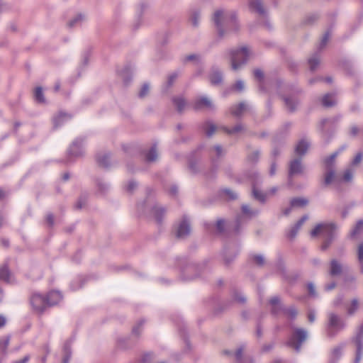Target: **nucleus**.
Here are the masks:
<instances>
[{
  "mask_svg": "<svg viewBox=\"0 0 363 363\" xmlns=\"http://www.w3.org/2000/svg\"><path fill=\"white\" fill-rule=\"evenodd\" d=\"M30 304L33 308L40 313H43L48 307L45 296L39 293H34L30 298Z\"/></svg>",
  "mask_w": 363,
  "mask_h": 363,
  "instance_id": "obj_11",
  "label": "nucleus"
},
{
  "mask_svg": "<svg viewBox=\"0 0 363 363\" xmlns=\"http://www.w3.org/2000/svg\"><path fill=\"white\" fill-rule=\"evenodd\" d=\"M220 194L225 196L229 200H235L238 198L237 194L230 189H222Z\"/></svg>",
  "mask_w": 363,
  "mask_h": 363,
  "instance_id": "obj_46",
  "label": "nucleus"
},
{
  "mask_svg": "<svg viewBox=\"0 0 363 363\" xmlns=\"http://www.w3.org/2000/svg\"><path fill=\"white\" fill-rule=\"evenodd\" d=\"M345 145H342L337 151L334 152L329 157L324 160L325 166V172L323 177V185L328 186L334 182L335 184L338 182V179L335 173V162L337 155L346 149Z\"/></svg>",
  "mask_w": 363,
  "mask_h": 363,
  "instance_id": "obj_3",
  "label": "nucleus"
},
{
  "mask_svg": "<svg viewBox=\"0 0 363 363\" xmlns=\"http://www.w3.org/2000/svg\"><path fill=\"white\" fill-rule=\"evenodd\" d=\"M357 259L359 263L363 262V242L360 243L357 250Z\"/></svg>",
  "mask_w": 363,
  "mask_h": 363,
  "instance_id": "obj_64",
  "label": "nucleus"
},
{
  "mask_svg": "<svg viewBox=\"0 0 363 363\" xmlns=\"http://www.w3.org/2000/svg\"><path fill=\"white\" fill-rule=\"evenodd\" d=\"M35 99L38 103H44L45 97L41 87H37L34 94Z\"/></svg>",
  "mask_w": 363,
  "mask_h": 363,
  "instance_id": "obj_51",
  "label": "nucleus"
},
{
  "mask_svg": "<svg viewBox=\"0 0 363 363\" xmlns=\"http://www.w3.org/2000/svg\"><path fill=\"white\" fill-rule=\"evenodd\" d=\"M179 74L180 72L179 71H175L169 75L167 81L166 82V90H167L169 87H171L173 85L174 82L179 77Z\"/></svg>",
  "mask_w": 363,
  "mask_h": 363,
  "instance_id": "obj_45",
  "label": "nucleus"
},
{
  "mask_svg": "<svg viewBox=\"0 0 363 363\" xmlns=\"http://www.w3.org/2000/svg\"><path fill=\"white\" fill-rule=\"evenodd\" d=\"M259 156H260V151L258 150H255L247 155V160L252 163L257 162L259 160Z\"/></svg>",
  "mask_w": 363,
  "mask_h": 363,
  "instance_id": "obj_52",
  "label": "nucleus"
},
{
  "mask_svg": "<svg viewBox=\"0 0 363 363\" xmlns=\"http://www.w3.org/2000/svg\"><path fill=\"white\" fill-rule=\"evenodd\" d=\"M330 31L329 30L326 31L325 33V34L323 35V36L320 40V43L319 44L318 51L321 50L326 45V44L328 43V40L330 38Z\"/></svg>",
  "mask_w": 363,
  "mask_h": 363,
  "instance_id": "obj_55",
  "label": "nucleus"
},
{
  "mask_svg": "<svg viewBox=\"0 0 363 363\" xmlns=\"http://www.w3.org/2000/svg\"><path fill=\"white\" fill-rule=\"evenodd\" d=\"M322 105L324 107L329 108L335 105L336 102L334 99V94L328 93L325 94L321 100Z\"/></svg>",
  "mask_w": 363,
  "mask_h": 363,
  "instance_id": "obj_31",
  "label": "nucleus"
},
{
  "mask_svg": "<svg viewBox=\"0 0 363 363\" xmlns=\"http://www.w3.org/2000/svg\"><path fill=\"white\" fill-rule=\"evenodd\" d=\"M308 203V200L305 198L301 197H296L291 200L290 206L291 207H303Z\"/></svg>",
  "mask_w": 363,
  "mask_h": 363,
  "instance_id": "obj_37",
  "label": "nucleus"
},
{
  "mask_svg": "<svg viewBox=\"0 0 363 363\" xmlns=\"http://www.w3.org/2000/svg\"><path fill=\"white\" fill-rule=\"evenodd\" d=\"M337 225L335 223H319L311 232V235L315 237L322 233L325 238L334 240Z\"/></svg>",
  "mask_w": 363,
  "mask_h": 363,
  "instance_id": "obj_9",
  "label": "nucleus"
},
{
  "mask_svg": "<svg viewBox=\"0 0 363 363\" xmlns=\"http://www.w3.org/2000/svg\"><path fill=\"white\" fill-rule=\"evenodd\" d=\"M48 307L57 304L62 298V294L58 291H50L45 296Z\"/></svg>",
  "mask_w": 363,
  "mask_h": 363,
  "instance_id": "obj_22",
  "label": "nucleus"
},
{
  "mask_svg": "<svg viewBox=\"0 0 363 363\" xmlns=\"http://www.w3.org/2000/svg\"><path fill=\"white\" fill-rule=\"evenodd\" d=\"M69 118L70 117L68 114L65 113H60L53 119L54 127L57 128L60 126L65 121H67Z\"/></svg>",
  "mask_w": 363,
  "mask_h": 363,
  "instance_id": "obj_40",
  "label": "nucleus"
},
{
  "mask_svg": "<svg viewBox=\"0 0 363 363\" xmlns=\"http://www.w3.org/2000/svg\"><path fill=\"white\" fill-rule=\"evenodd\" d=\"M211 157V167L208 171L205 172L204 174L207 179H213L216 176V174L218 169V159L223 157L225 154L223 147L216 145L213 146L209 152Z\"/></svg>",
  "mask_w": 363,
  "mask_h": 363,
  "instance_id": "obj_6",
  "label": "nucleus"
},
{
  "mask_svg": "<svg viewBox=\"0 0 363 363\" xmlns=\"http://www.w3.org/2000/svg\"><path fill=\"white\" fill-rule=\"evenodd\" d=\"M191 232L190 222L189 218L184 216L176 229V237L183 239L187 237Z\"/></svg>",
  "mask_w": 363,
  "mask_h": 363,
  "instance_id": "obj_13",
  "label": "nucleus"
},
{
  "mask_svg": "<svg viewBox=\"0 0 363 363\" xmlns=\"http://www.w3.org/2000/svg\"><path fill=\"white\" fill-rule=\"evenodd\" d=\"M249 7L263 18L262 23H263L266 28L270 30L272 26L267 18V11L264 6L262 0H250Z\"/></svg>",
  "mask_w": 363,
  "mask_h": 363,
  "instance_id": "obj_10",
  "label": "nucleus"
},
{
  "mask_svg": "<svg viewBox=\"0 0 363 363\" xmlns=\"http://www.w3.org/2000/svg\"><path fill=\"white\" fill-rule=\"evenodd\" d=\"M154 359H155L154 354L151 353V352H149V353L145 354L143 356L141 362H142V363H149V362H150Z\"/></svg>",
  "mask_w": 363,
  "mask_h": 363,
  "instance_id": "obj_63",
  "label": "nucleus"
},
{
  "mask_svg": "<svg viewBox=\"0 0 363 363\" xmlns=\"http://www.w3.org/2000/svg\"><path fill=\"white\" fill-rule=\"evenodd\" d=\"M284 314L286 315L289 319L294 320L298 315V311L294 306L289 308L286 307Z\"/></svg>",
  "mask_w": 363,
  "mask_h": 363,
  "instance_id": "obj_44",
  "label": "nucleus"
},
{
  "mask_svg": "<svg viewBox=\"0 0 363 363\" xmlns=\"http://www.w3.org/2000/svg\"><path fill=\"white\" fill-rule=\"evenodd\" d=\"M83 140L82 138H77L73 141L67 150L68 160H71L72 158H77L82 156L83 150Z\"/></svg>",
  "mask_w": 363,
  "mask_h": 363,
  "instance_id": "obj_12",
  "label": "nucleus"
},
{
  "mask_svg": "<svg viewBox=\"0 0 363 363\" xmlns=\"http://www.w3.org/2000/svg\"><path fill=\"white\" fill-rule=\"evenodd\" d=\"M362 228H363V220H360L357 223L354 228L352 230V231L350 233V236L352 238H353L355 235H357V234H359L360 233L361 230L362 229Z\"/></svg>",
  "mask_w": 363,
  "mask_h": 363,
  "instance_id": "obj_53",
  "label": "nucleus"
},
{
  "mask_svg": "<svg viewBox=\"0 0 363 363\" xmlns=\"http://www.w3.org/2000/svg\"><path fill=\"white\" fill-rule=\"evenodd\" d=\"M345 345L341 344L340 345H337V347H334L332 350L331 353V362L332 363H334L335 362L337 361L340 357L342 355V350L344 349Z\"/></svg>",
  "mask_w": 363,
  "mask_h": 363,
  "instance_id": "obj_33",
  "label": "nucleus"
},
{
  "mask_svg": "<svg viewBox=\"0 0 363 363\" xmlns=\"http://www.w3.org/2000/svg\"><path fill=\"white\" fill-rule=\"evenodd\" d=\"M363 160V152H359L356 156L354 157V158L353 159V160L351 162V165L352 166H357V164H359Z\"/></svg>",
  "mask_w": 363,
  "mask_h": 363,
  "instance_id": "obj_61",
  "label": "nucleus"
},
{
  "mask_svg": "<svg viewBox=\"0 0 363 363\" xmlns=\"http://www.w3.org/2000/svg\"><path fill=\"white\" fill-rule=\"evenodd\" d=\"M0 281L6 284H12L14 282L13 276L6 263L0 266Z\"/></svg>",
  "mask_w": 363,
  "mask_h": 363,
  "instance_id": "obj_20",
  "label": "nucleus"
},
{
  "mask_svg": "<svg viewBox=\"0 0 363 363\" xmlns=\"http://www.w3.org/2000/svg\"><path fill=\"white\" fill-rule=\"evenodd\" d=\"M231 296L236 302L240 304H244L247 301V298L244 294L238 289H233L232 291Z\"/></svg>",
  "mask_w": 363,
  "mask_h": 363,
  "instance_id": "obj_36",
  "label": "nucleus"
},
{
  "mask_svg": "<svg viewBox=\"0 0 363 363\" xmlns=\"http://www.w3.org/2000/svg\"><path fill=\"white\" fill-rule=\"evenodd\" d=\"M310 143L308 142L306 139H301L298 141L297 145L295 147V152L296 155L299 156L304 155L308 147H309Z\"/></svg>",
  "mask_w": 363,
  "mask_h": 363,
  "instance_id": "obj_25",
  "label": "nucleus"
},
{
  "mask_svg": "<svg viewBox=\"0 0 363 363\" xmlns=\"http://www.w3.org/2000/svg\"><path fill=\"white\" fill-rule=\"evenodd\" d=\"M360 306L359 301L357 298H354L350 303L346 306L347 314L349 316L354 315Z\"/></svg>",
  "mask_w": 363,
  "mask_h": 363,
  "instance_id": "obj_26",
  "label": "nucleus"
},
{
  "mask_svg": "<svg viewBox=\"0 0 363 363\" xmlns=\"http://www.w3.org/2000/svg\"><path fill=\"white\" fill-rule=\"evenodd\" d=\"M251 259L258 266H262L264 264V258L261 255H252Z\"/></svg>",
  "mask_w": 363,
  "mask_h": 363,
  "instance_id": "obj_58",
  "label": "nucleus"
},
{
  "mask_svg": "<svg viewBox=\"0 0 363 363\" xmlns=\"http://www.w3.org/2000/svg\"><path fill=\"white\" fill-rule=\"evenodd\" d=\"M254 76L257 79L259 80V90L263 92H270V91L267 90V88L265 87V84H264V82L263 81V79H264L263 72L259 69H257L254 71Z\"/></svg>",
  "mask_w": 363,
  "mask_h": 363,
  "instance_id": "obj_29",
  "label": "nucleus"
},
{
  "mask_svg": "<svg viewBox=\"0 0 363 363\" xmlns=\"http://www.w3.org/2000/svg\"><path fill=\"white\" fill-rule=\"evenodd\" d=\"M303 167L301 158H295L289 163V184H292V177L295 174H301Z\"/></svg>",
  "mask_w": 363,
  "mask_h": 363,
  "instance_id": "obj_15",
  "label": "nucleus"
},
{
  "mask_svg": "<svg viewBox=\"0 0 363 363\" xmlns=\"http://www.w3.org/2000/svg\"><path fill=\"white\" fill-rule=\"evenodd\" d=\"M343 271V266L336 259H333L330 262L329 274L331 277L340 276Z\"/></svg>",
  "mask_w": 363,
  "mask_h": 363,
  "instance_id": "obj_21",
  "label": "nucleus"
},
{
  "mask_svg": "<svg viewBox=\"0 0 363 363\" xmlns=\"http://www.w3.org/2000/svg\"><path fill=\"white\" fill-rule=\"evenodd\" d=\"M2 341L1 354L5 355L7 353V349L10 342V336H7Z\"/></svg>",
  "mask_w": 363,
  "mask_h": 363,
  "instance_id": "obj_59",
  "label": "nucleus"
},
{
  "mask_svg": "<svg viewBox=\"0 0 363 363\" xmlns=\"http://www.w3.org/2000/svg\"><path fill=\"white\" fill-rule=\"evenodd\" d=\"M145 320H140L133 328L132 330V334L135 336H139L142 331L143 325H144Z\"/></svg>",
  "mask_w": 363,
  "mask_h": 363,
  "instance_id": "obj_54",
  "label": "nucleus"
},
{
  "mask_svg": "<svg viewBox=\"0 0 363 363\" xmlns=\"http://www.w3.org/2000/svg\"><path fill=\"white\" fill-rule=\"evenodd\" d=\"M223 130L228 135H233L242 131L245 128L242 123H238L233 128L223 127Z\"/></svg>",
  "mask_w": 363,
  "mask_h": 363,
  "instance_id": "obj_41",
  "label": "nucleus"
},
{
  "mask_svg": "<svg viewBox=\"0 0 363 363\" xmlns=\"http://www.w3.org/2000/svg\"><path fill=\"white\" fill-rule=\"evenodd\" d=\"M241 214L236 217L235 224L233 228V232L235 234H238L242 229V227L246 223L245 218L251 219L259 214V210L252 209L247 204H243L241 206Z\"/></svg>",
  "mask_w": 363,
  "mask_h": 363,
  "instance_id": "obj_4",
  "label": "nucleus"
},
{
  "mask_svg": "<svg viewBox=\"0 0 363 363\" xmlns=\"http://www.w3.org/2000/svg\"><path fill=\"white\" fill-rule=\"evenodd\" d=\"M320 63V57L318 52H315L311 57L308 59L310 69L314 71Z\"/></svg>",
  "mask_w": 363,
  "mask_h": 363,
  "instance_id": "obj_42",
  "label": "nucleus"
},
{
  "mask_svg": "<svg viewBox=\"0 0 363 363\" xmlns=\"http://www.w3.org/2000/svg\"><path fill=\"white\" fill-rule=\"evenodd\" d=\"M354 341L357 346L356 356L354 363H359L363 353V323L359 326Z\"/></svg>",
  "mask_w": 363,
  "mask_h": 363,
  "instance_id": "obj_14",
  "label": "nucleus"
},
{
  "mask_svg": "<svg viewBox=\"0 0 363 363\" xmlns=\"http://www.w3.org/2000/svg\"><path fill=\"white\" fill-rule=\"evenodd\" d=\"M250 57V51L247 47H241L230 51L232 69L236 71L247 63Z\"/></svg>",
  "mask_w": 363,
  "mask_h": 363,
  "instance_id": "obj_5",
  "label": "nucleus"
},
{
  "mask_svg": "<svg viewBox=\"0 0 363 363\" xmlns=\"http://www.w3.org/2000/svg\"><path fill=\"white\" fill-rule=\"evenodd\" d=\"M96 185L98 187V190L101 194H105L109 189V184L101 179H98L96 180Z\"/></svg>",
  "mask_w": 363,
  "mask_h": 363,
  "instance_id": "obj_47",
  "label": "nucleus"
},
{
  "mask_svg": "<svg viewBox=\"0 0 363 363\" xmlns=\"http://www.w3.org/2000/svg\"><path fill=\"white\" fill-rule=\"evenodd\" d=\"M158 157L157 151L156 144L153 145L152 147L148 150L145 155V160L148 162H155Z\"/></svg>",
  "mask_w": 363,
  "mask_h": 363,
  "instance_id": "obj_35",
  "label": "nucleus"
},
{
  "mask_svg": "<svg viewBox=\"0 0 363 363\" xmlns=\"http://www.w3.org/2000/svg\"><path fill=\"white\" fill-rule=\"evenodd\" d=\"M189 168L191 172L196 174L201 171L200 163L198 161L191 160L189 164Z\"/></svg>",
  "mask_w": 363,
  "mask_h": 363,
  "instance_id": "obj_49",
  "label": "nucleus"
},
{
  "mask_svg": "<svg viewBox=\"0 0 363 363\" xmlns=\"http://www.w3.org/2000/svg\"><path fill=\"white\" fill-rule=\"evenodd\" d=\"M213 21L220 38L224 37L228 31L237 32L239 30V24L234 11L217 10L214 13Z\"/></svg>",
  "mask_w": 363,
  "mask_h": 363,
  "instance_id": "obj_1",
  "label": "nucleus"
},
{
  "mask_svg": "<svg viewBox=\"0 0 363 363\" xmlns=\"http://www.w3.org/2000/svg\"><path fill=\"white\" fill-rule=\"evenodd\" d=\"M193 108L196 111L201 110L203 108L213 110L214 109V105L208 98L206 96H201L195 100L193 104Z\"/></svg>",
  "mask_w": 363,
  "mask_h": 363,
  "instance_id": "obj_19",
  "label": "nucleus"
},
{
  "mask_svg": "<svg viewBox=\"0 0 363 363\" xmlns=\"http://www.w3.org/2000/svg\"><path fill=\"white\" fill-rule=\"evenodd\" d=\"M131 74L132 72L130 66H127L123 69L121 76L125 85H127L130 82Z\"/></svg>",
  "mask_w": 363,
  "mask_h": 363,
  "instance_id": "obj_43",
  "label": "nucleus"
},
{
  "mask_svg": "<svg viewBox=\"0 0 363 363\" xmlns=\"http://www.w3.org/2000/svg\"><path fill=\"white\" fill-rule=\"evenodd\" d=\"M229 250L228 249L225 250L224 252V262L226 265H229L233 259L235 258L236 255H238V252H235L233 256H229Z\"/></svg>",
  "mask_w": 363,
  "mask_h": 363,
  "instance_id": "obj_56",
  "label": "nucleus"
},
{
  "mask_svg": "<svg viewBox=\"0 0 363 363\" xmlns=\"http://www.w3.org/2000/svg\"><path fill=\"white\" fill-rule=\"evenodd\" d=\"M252 195H253V197L256 200L259 201L260 203H264L266 202V200H267L266 194L263 193L260 190L255 188V185H253V187H252Z\"/></svg>",
  "mask_w": 363,
  "mask_h": 363,
  "instance_id": "obj_39",
  "label": "nucleus"
},
{
  "mask_svg": "<svg viewBox=\"0 0 363 363\" xmlns=\"http://www.w3.org/2000/svg\"><path fill=\"white\" fill-rule=\"evenodd\" d=\"M345 327V323L341 318L334 313L328 314L327 333L330 337H334L337 333Z\"/></svg>",
  "mask_w": 363,
  "mask_h": 363,
  "instance_id": "obj_8",
  "label": "nucleus"
},
{
  "mask_svg": "<svg viewBox=\"0 0 363 363\" xmlns=\"http://www.w3.org/2000/svg\"><path fill=\"white\" fill-rule=\"evenodd\" d=\"M149 84L147 83L143 84L142 86L140 91H139L138 96L140 98L145 97L149 92Z\"/></svg>",
  "mask_w": 363,
  "mask_h": 363,
  "instance_id": "obj_60",
  "label": "nucleus"
},
{
  "mask_svg": "<svg viewBox=\"0 0 363 363\" xmlns=\"http://www.w3.org/2000/svg\"><path fill=\"white\" fill-rule=\"evenodd\" d=\"M96 160L99 166L104 168L110 167V154L109 153H99L96 156Z\"/></svg>",
  "mask_w": 363,
  "mask_h": 363,
  "instance_id": "obj_27",
  "label": "nucleus"
},
{
  "mask_svg": "<svg viewBox=\"0 0 363 363\" xmlns=\"http://www.w3.org/2000/svg\"><path fill=\"white\" fill-rule=\"evenodd\" d=\"M166 213V209L164 207L155 205L152 208V213L158 224H161Z\"/></svg>",
  "mask_w": 363,
  "mask_h": 363,
  "instance_id": "obj_24",
  "label": "nucleus"
},
{
  "mask_svg": "<svg viewBox=\"0 0 363 363\" xmlns=\"http://www.w3.org/2000/svg\"><path fill=\"white\" fill-rule=\"evenodd\" d=\"M173 104L176 106V108L179 113H182L186 105V101L183 97H174L172 99Z\"/></svg>",
  "mask_w": 363,
  "mask_h": 363,
  "instance_id": "obj_38",
  "label": "nucleus"
},
{
  "mask_svg": "<svg viewBox=\"0 0 363 363\" xmlns=\"http://www.w3.org/2000/svg\"><path fill=\"white\" fill-rule=\"evenodd\" d=\"M64 357L62 363H69L72 356L71 342L67 341L63 347Z\"/></svg>",
  "mask_w": 363,
  "mask_h": 363,
  "instance_id": "obj_34",
  "label": "nucleus"
},
{
  "mask_svg": "<svg viewBox=\"0 0 363 363\" xmlns=\"http://www.w3.org/2000/svg\"><path fill=\"white\" fill-rule=\"evenodd\" d=\"M203 264H189L182 271L184 279H194L199 276V272L203 267Z\"/></svg>",
  "mask_w": 363,
  "mask_h": 363,
  "instance_id": "obj_16",
  "label": "nucleus"
},
{
  "mask_svg": "<svg viewBox=\"0 0 363 363\" xmlns=\"http://www.w3.org/2000/svg\"><path fill=\"white\" fill-rule=\"evenodd\" d=\"M225 221L224 219H218L216 222V230H217V232L220 234L224 233L225 231Z\"/></svg>",
  "mask_w": 363,
  "mask_h": 363,
  "instance_id": "obj_57",
  "label": "nucleus"
},
{
  "mask_svg": "<svg viewBox=\"0 0 363 363\" xmlns=\"http://www.w3.org/2000/svg\"><path fill=\"white\" fill-rule=\"evenodd\" d=\"M308 219V216L306 215L302 216L296 223L293 225L291 229L288 231L286 235L290 239H294L296 235L302 225Z\"/></svg>",
  "mask_w": 363,
  "mask_h": 363,
  "instance_id": "obj_23",
  "label": "nucleus"
},
{
  "mask_svg": "<svg viewBox=\"0 0 363 363\" xmlns=\"http://www.w3.org/2000/svg\"><path fill=\"white\" fill-rule=\"evenodd\" d=\"M208 79L211 85H220L223 79L222 71L217 67H212L208 75Z\"/></svg>",
  "mask_w": 363,
  "mask_h": 363,
  "instance_id": "obj_17",
  "label": "nucleus"
},
{
  "mask_svg": "<svg viewBox=\"0 0 363 363\" xmlns=\"http://www.w3.org/2000/svg\"><path fill=\"white\" fill-rule=\"evenodd\" d=\"M246 108V105L244 102H240L238 105L233 106L230 108V113L235 117H240Z\"/></svg>",
  "mask_w": 363,
  "mask_h": 363,
  "instance_id": "obj_32",
  "label": "nucleus"
},
{
  "mask_svg": "<svg viewBox=\"0 0 363 363\" xmlns=\"http://www.w3.org/2000/svg\"><path fill=\"white\" fill-rule=\"evenodd\" d=\"M201 128L205 132L206 136L211 137L216 132V126L211 121L204 122Z\"/></svg>",
  "mask_w": 363,
  "mask_h": 363,
  "instance_id": "obj_30",
  "label": "nucleus"
},
{
  "mask_svg": "<svg viewBox=\"0 0 363 363\" xmlns=\"http://www.w3.org/2000/svg\"><path fill=\"white\" fill-rule=\"evenodd\" d=\"M308 332L303 328H295L286 342L289 347L294 348L296 352L301 350V345L306 341Z\"/></svg>",
  "mask_w": 363,
  "mask_h": 363,
  "instance_id": "obj_7",
  "label": "nucleus"
},
{
  "mask_svg": "<svg viewBox=\"0 0 363 363\" xmlns=\"http://www.w3.org/2000/svg\"><path fill=\"white\" fill-rule=\"evenodd\" d=\"M269 303L272 306L271 313L274 315H278L281 313H284L286 306L281 303L279 296L272 297L269 300Z\"/></svg>",
  "mask_w": 363,
  "mask_h": 363,
  "instance_id": "obj_18",
  "label": "nucleus"
},
{
  "mask_svg": "<svg viewBox=\"0 0 363 363\" xmlns=\"http://www.w3.org/2000/svg\"><path fill=\"white\" fill-rule=\"evenodd\" d=\"M267 85H269L271 89H276L278 94H281L282 86H284L285 90L290 91L291 93L289 95L283 96L282 98L286 107L290 112H294L296 110L297 106L299 104L298 94L301 92L300 89H291L288 85H284V83L278 79L268 82Z\"/></svg>",
  "mask_w": 363,
  "mask_h": 363,
  "instance_id": "obj_2",
  "label": "nucleus"
},
{
  "mask_svg": "<svg viewBox=\"0 0 363 363\" xmlns=\"http://www.w3.org/2000/svg\"><path fill=\"white\" fill-rule=\"evenodd\" d=\"M200 18V12L198 10H194L190 15V21L195 27L198 26Z\"/></svg>",
  "mask_w": 363,
  "mask_h": 363,
  "instance_id": "obj_48",
  "label": "nucleus"
},
{
  "mask_svg": "<svg viewBox=\"0 0 363 363\" xmlns=\"http://www.w3.org/2000/svg\"><path fill=\"white\" fill-rule=\"evenodd\" d=\"M233 89L237 91H242L245 89L244 82L242 80H238L233 86Z\"/></svg>",
  "mask_w": 363,
  "mask_h": 363,
  "instance_id": "obj_62",
  "label": "nucleus"
},
{
  "mask_svg": "<svg viewBox=\"0 0 363 363\" xmlns=\"http://www.w3.org/2000/svg\"><path fill=\"white\" fill-rule=\"evenodd\" d=\"M352 178H353V170L351 168H348L347 169H346L345 171L342 179H339L337 177V179H338L337 184H335L334 182H333L332 184H334V186L337 190H339V186L342 181L345 182H350L352 180Z\"/></svg>",
  "mask_w": 363,
  "mask_h": 363,
  "instance_id": "obj_28",
  "label": "nucleus"
},
{
  "mask_svg": "<svg viewBox=\"0 0 363 363\" xmlns=\"http://www.w3.org/2000/svg\"><path fill=\"white\" fill-rule=\"evenodd\" d=\"M84 18V16L83 15L78 14L73 19L69 21L67 25L69 28H74L76 26L79 25Z\"/></svg>",
  "mask_w": 363,
  "mask_h": 363,
  "instance_id": "obj_50",
  "label": "nucleus"
}]
</instances>
